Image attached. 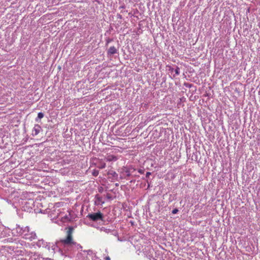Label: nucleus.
<instances>
[{
	"label": "nucleus",
	"instance_id": "obj_14",
	"mask_svg": "<svg viewBox=\"0 0 260 260\" xmlns=\"http://www.w3.org/2000/svg\"><path fill=\"white\" fill-rule=\"evenodd\" d=\"M99 171L98 170H94L93 172H92V175L94 176H97L99 174Z\"/></svg>",
	"mask_w": 260,
	"mask_h": 260
},
{
	"label": "nucleus",
	"instance_id": "obj_5",
	"mask_svg": "<svg viewBox=\"0 0 260 260\" xmlns=\"http://www.w3.org/2000/svg\"><path fill=\"white\" fill-rule=\"evenodd\" d=\"M42 128L41 126L38 124H35L32 130V135L34 136H37L41 131Z\"/></svg>",
	"mask_w": 260,
	"mask_h": 260
},
{
	"label": "nucleus",
	"instance_id": "obj_13",
	"mask_svg": "<svg viewBox=\"0 0 260 260\" xmlns=\"http://www.w3.org/2000/svg\"><path fill=\"white\" fill-rule=\"evenodd\" d=\"M44 117V114L42 112H39L38 114V117L36 118V121H38L39 119H41Z\"/></svg>",
	"mask_w": 260,
	"mask_h": 260
},
{
	"label": "nucleus",
	"instance_id": "obj_24",
	"mask_svg": "<svg viewBox=\"0 0 260 260\" xmlns=\"http://www.w3.org/2000/svg\"><path fill=\"white\" fill-rule=\"evenodd\" d=\"M102 191H103V188H102V187H101V188L99 189V191H100V192H102Z\"/></svg>",
	"mask_w": 260,
	"mask_h": 260
},
{
	"label": "nucleus",
	"instance_id": "obj_23",
	"mask_svg": "<svg viewBox=\"0 0 260 260\" xmlns=\"http://www.w3.org/2000/svg\"><path fill=\"white\" fill-rule=\"evenodd\" d=\"M120 178L122 179H123V178H126V177H124L123 176H121V175L120 176Z\"/></svg>",
	"mask_w": 260,
	"mask_h": 260
},
{
	"label": "nucleus",
	"instance_id": "obj_7",
	"mask_svg": "<svg viewBox=\"0 0 260 260\" xmlns=\"http://www.w3.org/2000/svg\"><path fill=\"white\" fill-rule=\"evenodd\" d=\"M95 204L96 205L103 204L104 203V201H103L102 198L98 194L95 196Z\"/></svg>",
	"mask_w": 260,
	"mask_h": 260
},
{
	"label": "nucleus",
	"instance_id": "obj_19",
	"mask_svg": "<svg viewBox=\"0 0 260 260\" xmlns=\"http://www.w3.org/2000/svg\"><path fill=\"white\" fill-rule=\"evenodd\" d=\"M106 197H107V198L108 199H111V198H112V197H111V194H109V193H108V194H107Z\"/></svg>",
	"mask_w": 260,
	"mask_h": 260
},
{
	"label": "nucleus",
	"instance_id": "obj_2",
	"mask_svg": "<svg viewBox=\"0 0 260 260\" xmlns=\"http://www.w3.org/2000/svg\"><path fill=\"white\" fill-rule=\"evenodd\" d=\"M87 217L93 221H97L99 220L104 221V216L101 212H98L88 214Z\"/></svg>",
	"mask_w": 260,
	"mask_h": 260
},
{
	"label": "nucleus",
	"instance_id": "obj_1",
	"mask_svg": "<svg viewBox=\"0 0 260 260\" xmlns=\"http://www.w3.org/2000/svg\"><path fill=\"white\" fill-rule=\"evenodd\" d=\"M74 229L73 227L70 226L67 231V236L65 239L60 241V242L64 245H77V243L73 241L72 234Z\"/></svg>",
	"mask_w": 260,
	"mask_h": 260
},
{
	"label": "nucleus",
	"instance_id": "obj_10",
	"mask_svg": "<svg viewBox=\"0 0 260 260\" xmlns=\"http://www.w3.org/2000/svg\"><path fill=\"white\" fill-rule=\"evenodd\" d=\"M100 231H103L106 233H109L113 231L112 230H111L110 229H107L105 227H102V228H100Z\"/></svg>",
	"mask_w": 260,
	"mask_h": 260
},
{
	"label": "nucleus",
	"instance_id": "obj_9",
	"mask_svg": "<svg viewBox=\"0 0 260 260\" xmlns=\"http://www.w3.org/2000/svg\"><path fill=\"white\" fill-rule=\"evenodd\" d=\"M117 157L115 156L112 155H109L107 157V160L108 161H116V160H117Z\"/></svg>",
	"mask_w": 260,
	"mask_h": 260
},
{
	"label": "nucleus",
	"instance_id": "obj_12",
	"mask_svg": "<svg viewBox=\"0 0 260 260\" xmlns=\"http://www.w3.org/2000/svg\"><path fill=\"white\" fill-rule=\"evenodd\" d=\"M97 167L100 169H104L106 167V164L104 162H100L98 165Z\"/></svg>",
	"mask_w": 260,
	"mask_h": 260
},
{
	"label": "nucleus",
	"instance_id": "obj_27",
	"mask_svg": "<svg viewBox=\"0 0 260 260\" xmlns=\"http://www.w3.org/2000/svg\"><path fill=\"white\" fill-rule=\"evenodd\" d=\"M135 182V180H132L131 181V182Z\"/></svg>",
	"mask_w": 260,
	"mask_h": 260
},
{
	"label": "nucleus",
	"instance_id": "obj_16",
	"mask_svg": "<svg viewBox=\"0 0 260 260\" xmlns=\"http://www.w3.org/2000/svg\"><path fill=\"white\" fill-rule=\"evenodd\" d=\"M178 212V210L177 208L173 209L172 211V213L174 214L177 213Z\"/></svg>",
	"mask_w": 260,
	"mask_h": 260
},
{
	"label": "nucleus",
	"instance_id": "obj_4",
	"mask_svg": "<svg viewBox=\"0 0 260 260\" xmlns=\"http://www.w3.org/2000/svg\"><path fill=\"white\" fill-rule=\"evenodd\" d=\"M15 230L17 233L22 235L26 234V232H29V228L28 226L21 227L19 225H16Z\"/></svg>",
	"mask_w": 260,
	"mask_h": 260
},
{
	"label": "nucleus",
	"instance_id": "obj_21",
	"mask_svg": "<svg viewBox=\"0 0 260 260\" xmlns=\"http://www.w3.org/2000/svg\"><path fill=\"white\" fill-rule=\"evenodd\" d=\"M117 18H119V19H122V16L120 14H118L117 15Z\"/></svg>",
	"mask_w": 260,
	"mask_h": 260
},
{
	"label": "nucleus",
	"instance_id": "obj_22",
	"mask_svg": "<svg viewBox=\"0 0 260 260\" xmlns=\"http://www.w3.org/2000/svg\"><path fill=\"white\" fill-rule=\"evenodd\" d=\"M105 259L106 260H110V258L109 256H107V257H106Z\"/></svg>",
	"mask_w": 260,
	"mask_h": 260
},
{
	"label": "nucleus",
	"instance_id": "obj_20",
	"mask_svg": "<svg viewBox=\"0 0 260 260\" xmlns=\"http://www.w3.org/2000/svg\"><path fill=\"white\" fill-rule=\"evenodd\" d=\"M111 41H112V39H108V40H107L106 42H107V43H106V45H107L109 43H110Z\"/></svg>",
	"mask_w": 260,
	"mask_h": 260
},
{
	"label": "nucleus",
	"instance_id": "obj_17",
	"mask_svg": "<svg viewBox=\"0 0 260 260\" xmlns=\"http://www.w3.org/2000/svg\"><path fill=\"white\" fill-rule=\"evenodd\" d=\"M138 172L140 174H143L144 173V170L139 169Z\"/></svg>",
	"mask_w": 260,
	"mask_h": 260
},
{
	"label": "nucleus",
	"instance_id": "obj_3",
	"mask_svg": "<svg viewBox=\"0 0 260 260\" xmlns=\"http://www.w3.org/2000/svg\"><path fill=\"white\" fill-rule=\"evenodd\" d=\"M121 170V173H125L126 177L132 176V174L136 171V169L133 167H123Z\"/></svg>",
	"mask_w": 260,
	"mask_h": 260
},
{
	"label": "nucleus",
	"instance_id": "obj_26",
	"mask_svg": "<svg viewBox=\"0 0 260 260\" xmlns=\"http://www.w3.org/2000/svg\"><path fill=\"white\" fill-rule=\"evenodd\" d=\"M115 185H116V186H119V184H118V183H116V184H115Z\"/></svg>",
	"mask_w": 260,
	"mask_h": 260
},
{
	"label": "nucleus",
	"instance_id": "obj_8",
	"mask_svg": "<svg viewBox=\"0 0 260 260\" xmlns=\"http://www.w3.org/2000/svg\"><path fill=\"white\" fill-rule=\"evenodd\" d=\"M36 237L37 236H36V235L35 233H31L30 234V236H29L28 235H27V234H25L24 238L25 239H27V240H29L31 241L33 239H35Z\"/></svg>",
	"mask_w": 260,
	"mask_h": 260
},
{
	"label": "nucleus",
	"instance_id": "obj_15",
	"mask_svg": "<svg viewBox=\"0 0 260 260\" xmlns=\"http://www.w3.org/2000/svg\"><path fill=\"white\" fill-rule=\"evenodd\" d=\"M180 69L178 67H177L176 69L175 70V74L177 75H179L180 74Z\"/></svg>",
	"mask_w": 260,
	"mask_h": 260
},
{
	"label": "nucleus",
	"instance_id": "obj_6",
	"mask_svg": "<svg viewBox=\"0 0 260 260\" xmlns=\"http://www.w3.org/2000/svg\"><path fill=\"white\" fill-rule=\"evenodd\" d=\"M116 53H117V49L114 46L110 47L107 51L108 55H111Z\"/></svg>",
	"mask_w": 260,
	"mask_h": 260
},
{
	"label": "nucleus",
	"instance_id": "obj_18",
	"mask_svg": "<svg viewBox=\"0 0 260 260\" xmlns=\"http://www.w3.org/2000/svg\"><path fill=\"white\" fill-rule=\"evenodd\" d=\"M151 174V173L150 172H147V173H146V178L149 177V176H150Z\"/></svg>",
	"mask_w": 260,
	"mask_h": 260
},
{
	"label": "nucleus",
	"instance_id": "obj_11",
	"mask_svg": "<svg viewBox=\"0 0 260 260\" xmlns=\"http://www.w3.org/2000/svg\"><path fill=\"white\" fill-rule=\"evenodd\" d=\"M108 174L111 175L113 177L117 178L118 177V174L113 171H111L108 172Z\"/></svg>",
	"mask_w": 260,
	"mask_h": 260
},
{
	"label": "nucleus",
	"instance_id": "obj_25",
	"mask_svg": "<svg viewBox=\"0 0 260 260\" xmlns=\"http://www.w3.org/2000/svg\"><path fill=\"white\" fill-rule=\"evenodd\" d=\"M137 176V175H136V174H134V175H133V174H132V176H133H133H134V177H136Z\"/></svg>",
	"mask_w": 260,
	"mask_h": 260
}]
</instances>
